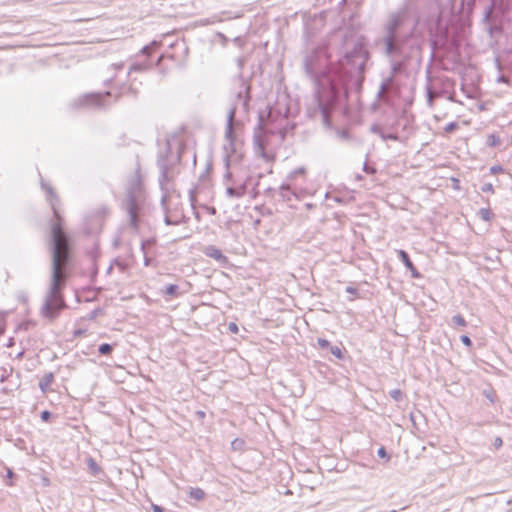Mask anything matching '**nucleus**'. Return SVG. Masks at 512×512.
Returning a JSON list of instances; mask_svg holds the SVG:
<instances>
[{"label":"nucleus","mask_w":512,"mask_h":512,"mask_svg":"<svg viewBox=\"0 0 512 512\" xmlns=\"http://www.w3.org/2000/svg\"><path fill=\"white\" fill-rule=\"evenodd\" d=\"M239 90L236 92L235 97L230 105V108L227 112V121L225 128V139L227 141L224 144L223 149L225 151L224 162L225 167L230 166V157L231 154L235 152V132H234V119L236 117L237 112L241 109L243 113H248L249 111V102L251 99V84L249 81L245 80L242 75H239Z\"/></svg>","instance_id":"nucleus-3"},{"label":"nucleus","mask_w":512,"mask_h":512,"mask_svg":"<svg viewBox=\"0 0 512 512\" xmlns=\"http://www.w3.org/2000/svg\"><path fill=\"white\" fill-rule=\"evenodd\" d=\"M189 199H190V202H191V206L194 208V203L196 201L194 189L189 190Z\"/></svg>","instance_id":"nucleus-42"},{"label":"nucleus","mask_w":512,"mask_h":512,"mask_svg":"<svg viewBox=\"0 0 512 512\" xmlns=\"http://www.w3.org/2000/svg\"><path fill=\"white\" fill-rule=\"evenodd\" d=\"M245 445V442L243 439H240V438H235L232 442H231V448L235 451H240L243 449Z\"/></svg>","instance_id":"nucleus-28"},{"label":"nucleus","mask_w":512,"mask_h":512,"mask_svg":"<svg viewBox=\"0 0 512 512\" xmlns=\"http://www.w3.org/2000/svg\"><path fill=\"white\" fill-rule=\"evenodd\" d=\"M161 43L159 41H152L150 44L145 45L141 49V53L146 56H150L154 51H156L160 47Z\"/></svg>","instance_id":"nucleus-20"},{"label":"nucleus","mask_w":512,"mask_h":512,"mask_svg":"<svg viewBox=\"0 0 512 512\" xmlns=\"http://www.w3.org/2000/svg\"><path fill=\"white\" fill-rule=\"evenodd\" d=\"M171 153V145L170 142H166L165 151L160 152L157 159V166L160 170L159 175V186L163 192L161 196V205L165 212L164 222L167 226H176L182 223V217L173 216L170 214V208L168 206L169 194L166 188L167 183L169 182L168 173L170 170V163L168 160V155Z\"/></svg>","instance_id":"nucleus-5"},{"label":"nucleus","mask_w":512,"mask_h":512,"mask_svg":"<svg viewBox=\"0 0 512 512\" xmlns=\"http://www.w3.org/2000/svg\"><path fill=\"white\" fill-rule=\"evenodd\" d=\"M394 77H395L394 75L390 74L388 77H386L385 79L382 80L380 87H379V91L377 93V97L379 99H383L385 91L390 88V85L394 81Z\"/></svg>","instance_id":"nucleus-16"},{"label":"nucleus","mask_w":512,"mask_h":512,"mask_svg":"<svg viewBox=\"0 0 512 512\" xmlns=\"http://www.w3.org/2000/svg\"><path fill=\"white\" fill-rule=\"evenodd\" d=\"M41 188L46 192V199L56 220L51 225V280L41 310L44 317L54 319L66 307L62 290L66 283V269L71 261V245L69 236L63 229L62 218L58 209V196L53 188L43 180H41Z\"/></svg>","instance_id":"nucleus-2"},{"label":"nucleus","mask_w":512,"mask_h":512,"mask_svg":"<svg viewBox=\"0 0 512 512\" xmlns=\"http://www.w3.org/2000/svg\"><path fill=\"white\" fill-rule=\"evenodd\" d=\"M481 191L484 192V193H494V187L491 183H485L482 187H481Z\"/></svg>","instance_id":"nucleus-37"},{"label":"nucleus","mask_w":512,"mask_h":512,"mask_svg":"<svg viewBox=\"0 0 512 512\" xmlns=\"http://www.w3.org/2000/svg\"><path fill=\"white\" fill-rule=\"evenodd\" d=\"M306 206L308 209L312 208V204H307Z\"/></svg>","instance_id":"nucleus-64"},{"label":"nucleus","mask_w":512,"mask_h":512,"mask_svg":"<svg viewBox=\"0 0 512 512\" xmlns=\"http://www.w3.org/2000/svg\"><path fill=\"white\" fill-rule=\"evenodd\" d=\"M226 173L224 174V180L231 182V185L226 187V195L229 198L239 199L242 198L248 189V185L251 181V176H247L243 182L238 183L233 179V175L229 170V167H226Z\"/></svg>","instance_id":"nucleus-8"},{"label":"nucleus","mask_w":512,"mask_h":512,"mask_svg":"<svg viewBox=\"0 0 512 512\" xmlns=\"http://www.w3.org/2000/svg\"><path fill=\"white\" fill-rule=\"evenodd\" d=\"M458 126V123L455 121L449 122L448 124L445 125L444 131L446 133H452L458 128Z\"/></svg>","instance_id":"nucleus-31"},{"label":"nucleus","mask_w":512,"mask_h":512,"mask_svg":"<svg viewBox=\"0 0 512 512\" xmlns=\"http://www.w3.org/2000/svg\"><path fill=\"white\" fill-rule=\"evenodd\" d=\"M128 92L135 95V90L132 87L128 88Z\"/></svg>","instance_id":"nucleus-58"},{"label":"nucleus","mask_w":512,"mask_h":512,"mask_svg":"<svg viewBox=\"0 0 512 512\" xmlns=\"http://www.w3.org/2000/svg\"><path fill=\"white\" fill-rule=\"evenodd\" d=\"M274 114H275V109L274 108H270L268 113H267L266 119H264L262 116L259 117V127L264 132L271 133V134H274L276 132V130L278 132H281V130H282V125L281 124H279L275 128L268 127V125L270 123H274L276 121Z\"/></svg>","instance_id":"nucleus-12"},{"label":"nucleus","mask_w":512,"mask_h":512,"mask_svg":"<svg viewBox=\"0 0 512 512\" xmlns=\"http://www.w3.org/2000/svg\"><path fill=\"white\" fill-rule=\"evenodd\" d=\"M107 96H111L110 91L101 92H92L87 93L80 96L77 100H75L74 105L76 107H96V108H104V98Z\"/></svg>","instance_id":"nucleus-9"},{"label":"nucleus","mask_w":512,"mask_h":512,"mask_svg":"<svg viewBox=\"0 0 512 512\" xmlns=\"http://www.w3.org/2000/svg\"><path fill=\"white\" fill-rule=\"evenodd\" d=\"M487 143H488L489 146L494 147V146L499 144V138L496 135L491 134V135L488 136Z\"/></svg>","instance_id":"nucleus-33"},{"label":"nucleus","mask_w":512,"mask_h":512,"mask_svg":"<svg viewBox=\"0 0 512 512\" xmlns=\"http://www.w3.org/2000/svg\"><path fill=\"white\" fill-rule=\"evenodd\" d=\"M87 466L93 475H97L101 471V468L92 457L87 459Z\"/></svg>","instance_id":"nucleus-21"},{"label":"nucleus","mask_w":512,"mask_h":512,"mask_svg":"<svg viewBox=\"0 0 512 512\" xmlns=\"http://www.w3.org/2000/svg\"><path fill=\"white\" fill-rule=\"evenodd\" d=\"M113 78L114 76H111L110 78H108L107 80L104 81V85L105 86H109L111 84V82L113 81Z\"/></svg>","instance_id":"nucleus-53"},{"label":"nucleus","mask_w":512,"mask_h":512,"mask_svg":"<svg viewBox=\"0 0 512 512\" xmlns=\"http://www.w3.org/2000/svg\"><path fill=\"white\" fill-rule=\"evenodd\" d=\"M454 87L455 81L447 76L433 78L432 83L426 86L428 105L432 106L435 98L446 96Z\"/></svg>","instance_id":"nucleus-7"},{"label":"nucleus","mask_w":512,"mask_h":512,"mask_svg":"<svg viewBox=\"0 0 512 512\" xmlns=\"http://www.w3.org/2000/svg\"><path fill=\"white\" fill-rule=\"evenodd\" d=\"M265 141L263 139V137L259 134H255L254 135V146H255V151L256 153H258L263 159L265 160H269V157L266 153V150H265Z\"/></svg>","instance_id":"nucleus-14"},{"label":"nucleus","mask_w":512,"mask_h":512,"mask_svg":"<svg viewBox=\"0 0 512 512\" xmlns=\"http://www.w3.org/2000/svg\"><path fill=\"white\" fill-rule=\"evenodd\" d=\"M54 380V374L52 372L46 373L39 381V389L46 393Z\"/></svg>","instance_id":"nucleus-15"},{"label":"nucleus","mask_w":512,"mask_h":512,"mask_svg":"<svg viewBox=\"0 0 512 512\" xmlns=\"http://www.w3.org/2000/svg\"><path fill=\"white\" fill-rule=\"evenodd\" d=\"M406 19L407 10L405 8L389 13L387 21L383 25L382 43L385 55L399 54L400 47H404L411 38L412 32L408 34L401 33V27Z\"/></svg>","instance_id":"nucleus-4"},{"label":"nucleus","mask_w":512,"mask_h":512,"mask_svg":"<svg viewBox=\"0 0 512 512\" xmlns=\"http://www.w3.org/2000/svg\"><path fill=\"white\" fill-rule=\"evenodd\" d=\"M452 323L461 327H465L467 325L465 318L461 314L454 315L452 317Z\"/></svg>","instance_id":"nucleus-29"},{"label":"nucleus","mask_w":512,"mask_h":512,"mask_svg":"<svg viewBox=\"0 0 512 512\" xmlns=\"http://www.w3.org/2000/svg\"><path fill=\"white\" fill-rule=\"evenodd\" d=\"M279 195L284 201H291L292 197L295 196V193L291 190L288 185H281L279 188Z\"/></svg>","instance_id":"nucleus-18"},{"label":"nucleus","mask_w":512,"mask_h":512,"mask_svg":"<svg viewBox=\"0 0 512 512\" xmlns=\"http://www.w3.org/2000/svg\"><path fill=\"white\" fill-rule=\"evenodd\" d=\"M251 194H252V197H253V198H255V197H256V195H257V191H256V189H255V188H254V189H252Z\"/></svg>","instance_id":"nucleus-57"},{"label":"nucleus","mask_w":512,"mask_h":512,"mask_svg":"<svg viewBox=\"0 0 512 512\" xmlns=\"http://www.w3.org/2000/svg\"><path fill=\"white\" fill-rule=\"evenodd\" d=\"M179 291V286L177 284H168L165 286L164 294L167 296L175 297L177 296Z\"/></svg>","instance_id":"nucleus-22"},{"label":"nucleus","mask_w":512,"mask_h":512,"mask_svg":"<svg viewBox=\"0 0 512 512\" xmlns=\"http://www.w3.org/2000/svg\"><path fill=\"white\" fill-rule=\"evenodd\" d=\"M501 171H503V168L500 165H494V166L490 167V173L491 174H496V173L501 172Z\"/></svg>","instance_id":"nucleus-41"},{"label":"nucleus","mask_w":512,"mask_h":512,"mask_svg":"<svg viewBox=\"0 0 512 512\" xmlns=\"http://www.w3.org/2000/svg\"><path fill=\"white\" fill-rule=\"evenodd\" d=\"M386 56L389 58L392 75L396 76L405 71L410 56L404 51V47H400L399 54Z\"/></svg>","instance_id":"nucleus-10"},{"label":"nucleus","mask_w":512,"mask_h":512,"mask_svg":"<svg viewBox=\"0 0 512 512\" xmlns=\"http://www.w3.org/2000/svg\"><path fill=\"white\" fill-rule=\"evenodd\" d=\"M369 58L370 53L362 36L337 64H328L324 51L319 48L304 57L303 68L315 85V99L325 127L332 126V111L339 109L345 115L349 113L346 105L348 85L361 88Z\"/></svg>","instance_id":"nucleus-1"},{"label":"nucleus","mask_w":512,"mask_h":512,"mask_svg":"<svg viewBox=\"0 0 512 512\" xmlns=\"http://www.w3.org/2000/svg\"><path fill=\"white\" fill-rule=\"evenodd\" d=\"M329 350H330L331 354L333 356H335L337 359H339V360L344 359V353L340 347L331 345Z\"/></svg>","instance_id":"nucleus-25"},{"label":"nucleus","mask_w":512,"mask_h":512,"mask_svg":"<svg viewBox=\"0 0 512 512\" xmlns=\"http://www.w3.org/2000/svg\"><path fill=\"white\" fill-rule=\"evenodd\" d=\"M460 341L463 343V345H465L466 347H471L472 346V340L471 338L468 336V335H461L460 336Z\"/></svg>","instance_id":"nucleus-36"},{"label":"nucleus","mask_w":512,"mask_h":512,"mask_svg":"<svg viewBox=\"0 0 512 512\" xmlns=\"http://www.w3.org/2000/svg\"><path fill=\"white\" fill-rule=\"evenodd\" d=\"M396 253L399 260L403 263L406 269L410 271L411 277L416 279L420 278L421 274L411 261L409 254L403 249L396 250Z\"/></svg>","instance_id":"nucleus-13"},{"label":"nucleus","mask_w":512,"mask_h":512,"mask_svg":"<svg viewBox=\"0 0 512 512\" xmlns=\"http://www.w3.org/2000/svg\"><path fill=\"white\" fill-rule=\"evenodd\" d=\"M503 445V441L501 437H496L494 440V447L499 449Z\"/></svg>","instance_id":"nucleus-45"},{"label":"nucleus","mask_w":512,"mask_h":512,"mask_svg":"<svg viewBox=\"0 0 512 512\" xmlns=\"http://www.w3.org/2000/svg\"><path fill=\"white\" fill-rule=\"evenodd\" d=\"M114 262H115V263H116V265H117L118 267H120L122 270H124V269H125V265H124L123 263L119 262L118 260H114Z\"/></svg>","instance_id":"nucleus-54"},{"label":"nucleus","mask_w":512,"mask_h":512,"mask_svg":"<svg viewBox=\"0 0 512 512\" xmlns=\"http://www.w3.org/2000/svg\"><path fill=\"white\" fill-rule=\"evenodd\" d=\"M302 173H304V168L300 167V168L294 170L293 172H291L290 178H294L297 174H302Z\"/></svg>","instance_id":"nucleus-47"},{"label":"nucleus","mask_w":512,"mask_h":512,"mask_svg":"<svg viewBox=\"0 0 512 512\" xmlns=\"http://www.w3.org/2000/svg\"><path fill=\"white\" fill-rule=\"evenodd\" d=\"M209 213H210V214H212V215H214V214L216 213V209H215L214 207H211V208L209 209Z\"/></svg>","instance_id":"nucleus-56"},{"label":"nucleus","mask_w":512,"mask_h":512,"mask_svg":"<svg viewBox=\"0 0 512 512\" xmlns=\"http://www.w3.org/2000/svg\"><path fill=\"white\" fill-rule=\"evenodd\" d=\"M123 63H119V64H112L111 67L114 71H117V70H121L123 68Z\"/></svg>","instance_id":"nucleus-51"},{"label":"nucleus","mask_w":512,"mask_h":512,"mask_svg":"<svg viewBox=\"0 0 512 512\" xmlns=\"http://www.w3.org/2000/svg\"><path fill=\"white\" fill-rule=\"evenodd\" d=\"M475 0H461L459 12L461 16H468L472 13Z\"/></svg>","instance_id":"nucleus-17"},{"label":"nucleus","mask_w":512,"mask_h":512,"mask_svg":"<svg viewBox=\"0 0 512 512\" xmlns=\"http://www.w3.org/2000/svg\"><path fill=\"white\" fill-rule=\"evenodd\" d=\"M40 417L42 419V421H48L51 417V412H49L48 410H44L41 412L40 414Z\"/></svg>","instance_id":"nucleus-39"},{"label":"nucleus","mask_w":512,"mask_h":512,"mask_svg":"<svg viewBox=\"0 0 512 512\" xmlns=\"http://www.w3.org/2000/svg\"><path fill=\"white\" fill-rule=\"evenodd\" d=\"M345 291L351 295H357L358 294V289L356 287H353V286H347L345 288Z\"/></svg>","instance_id":"nucleus-40"},{"label":"nucleus","mask_w":512,"mask_h":512,"mask_svg":"<svg viewBox=\"0 0 512 512\" xmlns=\"http://www.w3.org/2000/svg\"><path fill=\"white\" fill-rule=\"evenodd\" d=\"M363 170L367 173V174H372L375 172V169H370L367 165V162H364L363 164Z\"/></svg>","instance_id":"nucleus-49"},{"label":"nucleus","mask_w":512,"mask_h":512,"mask_svg":"<svg viewBox=\"0 0 512 512\" xmlns=\"http://www.w3.org/2000/svg\"><path fill=\"white\" fill-rule=\"evenodd\" d=\"M279 118H280V121H286V114L281 115L279 113Z\"/></svg>","instance_id":"nucleus-55"},{"label":"nucleus","mask_w":512,"mask_h":512,"mask_svg":"<svg viewBox=\"0 0 512 512\" xmlns=\"http://www.w3.org/2000/svg\"><path fill=\"white\" fill-rule=\"evenodd\" d=\"M149 67L148 64H132L129 68V71H128V74H130L131 72H142V71H145L147 70Z\"/></svg>","instance_id":"nucleus-26"},{"label":"nucleus","mask_w":512,"mask_h":512,"mask_svg":"<svg viewBox=\"0 0 512 512\" xmlns=\"http://www.w3.org/2000/svg\"><path fill=\"white\" fill-rule=\"evenodd\" d=\"M198 414H199V416H202V417L205 415L204 412H202V411H199Z\"/></svg>","instance_id":"nucleus-63"},{"label":"nucleus","mask_w":512,"mask_h":512,"mask_svg":"<svg viewBox=\"0 0 512 512\" xmlns=\"http://www.w3.org/2000/svg\"><path fill=\"white\" fill-rule=\"evenodd\" d=\"M80 334H82V331H81V330H76V331L74 332V335H75V336H78V335H80Z\"/></svg>","instance_id":"nucleus-60"},{"label":"nucleus","mask_w":512,"mask_h":512,"mask_svg":"<svg viewBox=\"0 0 512 512\" xmlns=\"http://www.w3.org/2000/svg\"><path fill=\"white\" fill-rule=\"evenodd\" d=\"M380 138L383 141H386V140L398 141L399 140L398 135L395 134V133H385V132H382L381 135H380Z\"/></svg>","instance_id":"nucleus-30"},{"label":"nucleus","mask_w":512,"mask_h":512,"mask_svg":"<svg viewBox=\"0 0 512 512\" xmlns=\"http://www.w3.org/2000/svg\"><path fill=\"white\" fill-rule=\"evenodd\" d=\"M150 261H151L150 258L147 257V255L145 254L144 255V265L145 266H149L150 265Z\"/></svg>","instance_id":"nucleus-52"},{"label":"nucleus","mask_w":512,"mask_h":512,"mask_svg":"<svg viewBox=\"0 0 512 512\" xmlns=\"http://www.w3.org/2000/svg\"><path fill=\"white\" fill-rule=\"evenodd\" d=\"M129 216L130 227L139 230V213L142 209V185L138 172L131 178L126 189V197L122 204Z\"/></svg>","instance_id":"nucleus-6"},{"label":"nucleus","mask_w":512,"mask_h":512,"mask_svg":"<svg viewBox=\"0 0 512 512\" xmlns=\"http://www.w3.org/2000/svg\"><path fill=\"white\" fill-rule=\"evenodd\" d=\"M337 134H338L339 137H341L343 139H348L349 138V132L347 130H338Z\"/></svg>","instance_id":"nucleus-43"},{"label":"nucleus","mask_w":512,"mask_h":512,"mask_svg":"<svg viewBox=\"0 0 512 512\" xmlns=\"http://www.w3.org/2000/svg\"><path fill=\"white\" fill-rule=\"evenodd\" d=\"M389 396L396 402L403 400V393L400 389H392L389 391Z\"/></svg>","instance_id":"nucleus-27"},{"label":"nucleus","mask_w":512,"mask_h":512,"mask_svg":"<svg viewBox=\"0 0 512 512\" xmlns=\"http://www.w3.org/2000/svg\"><path fill=\"white\" fill-rule=\"evenodd\" d=\"M154 242V239H145L141 242V251L143 252L144 255L146 254V246L153 245Z\"/></svg>","instance_id":"nucleus-35"},{"label":"nucleus","mask_w":512,"mask_h":512,"mask_svg":"<svg viewBox=\"0 0 512 512\" xmlns=\"http://www.w3.org/2000/svg\"><path fill=\"white\" fill-rule=\"evenodd\" d=\"M228 328L233 333H237L238 332V326L234 322L229 323Z\"/></svg>","instance_id":"nucleus-48"},{"label":"nucleus","mask_w":512,"mask_h":512,"mask_svg":"<svg viewBox=\"0 0 512 512\" xmlns=\"http://www.w3.org/2000/svg\"><path fill=\"white\" fill-rule=\"evenodd\" d=\"M203 253L205 256L214 259L217 263H219L222 266L227 265L229 262L228 257L224 255L222 250H220L214 245L205 246L203 248Z\"/></svg>","instance_id":"nucleus-11"},{"label":"nucleus","mask_w":512,"mask_h":512,"mask_svg":"<svg viewBox=\"0 0 512 512\" xmlns=\"http://www.w3.org/2000/svg\"><path fill=\"white\" fill-rule=\"evenodd\" d=\"M370 131L374 134H377V135H381V133L383 132V130L381 129V127L377 124H373L371 127H370Z\"/></svg>","instance_id":"nucleus-38"},{"label":"nucleus","mask_w":512,"mask_h":512,"mask_svg":"<svg viewBox=\"0 0 512 512\" xmlns=\"http://www.w3.org/2000/svg\"><path fill=\"white\" fill-rule=\"evenodd\" d=\"M151 508H152L153 512H166L163 507H161L157 504L152 503Z\"/></svg>","instance_id":"nucleus-44"},{"label":"nucleus","mask_w":512,"mask_h":512,"mask_svg":"<svg viewBox=\"0 0 512 512\" xmlns=\"http://www.w3.org/2000/svg\"><path fill=\"white\" fill-rule=\"evenodd\" d=\"M317 344L322 349H329L331 346V343L327 339H324V338H318Z\"/></svg>","instance_id":"nucleus-32"},{"label":"nucleus","mask_w":512,"mask_h":512,"mask_svg":"<svg viewBox=\"0 0 512 512\" xmlns=\"http://www.w3.org/2000/svg\"><path fill=\"white\" fill-rule=\"evenodd\" d=\"M238 64H239V67L241 68V67H242V65H243V61H242V59H239V60H238Z\"/></svg>","instance_id":"nucleus-61"},{"label":"nucleus","mask_w":512,"mask_h":512,"mask_svg":"<svg viewBox=\"0 0 512 512\" xmlns=\"http://www.w3.org/2000/svg\"><path fill=\"white\" fill-rule=\"evenodd\" d=\"M113 269V265L111 264L107 269V274H110Z\"/></svg>","instance_id":"nucleus-59"},{"label":"nucleus","mask_w":512,"mask_h":512,"mask_svg":"<svg viewBox=\"0 0 512 512\" xmlns=\"http://www.w3.org/2000/svg\"><path fill=\"white\" fill-rule=\"evenodd\" d=\"M113 344L102 343L98 346V352L101 355H109L113 351Z\"/></svg>","instance_id":"nucleus-24"},{"label":"nucleus","mask_w":512,"mask_h":512,"mask_svg":"<svg viewBox=\"0 0 512 512\" xmlns=\"http://www.w3.org/2000/svg\"><path fill=\"white\" fill-rule=\"evenodd\" d=\"M180 158H181V152L179 151V152H178V155H177V159H176V160H177V161H179V160H180Z\"/></svg>","instance_id":"nucleus-62"},{"label":"nucleus","mask_w":512,"mask_h":512,"mask_svg":"<svg viewBox=\"0 0 512 512\" xmlns=\"http://www.w3.org/2000/svg\"><path fill=\"white\" fill-rule=\"evenodd\" d=\"M477 214L480 217V219L486 222L490 221L493 216L489 208H480Z\"/></svg>","instance_id":"nucleus-23"},{"label":"nucleus","mask_w":512,"mask_h":512,"mask_svg":"<svg viewBox=\"0 0 512 512\" xmlns=\"http://www.w3.org/2000/svg\"><path fill=\"white\" fill-rule=\"evenodd\" d=\"M189 497L196 500V501H201L204 499L205 497V492L203 489L199 488V487H191L189 489Z\"/></svg>","instance_id":"nucleus-19"},{"label":"nucleus","mask_w":512,"mask_h":512,"mask_svg":"<svg viewBox=\"0 0 512 512\" xmlns=\"http://www.w3.org/2000/svg\"><path fill=\"white\" fill-rule=\"evenodd\" d=\"M377 455L380 457V458H384L386 460H389L390 459V455L387 453L386 449L384 446H381L378 450H377Z\"/></svg>","instance_id":"nucleus-34"},{"label":"nucleus","mask_w":512,"mask_h":512,"mask_svg":"<svg viewBox=\"0 0 512 512\" xmlns=\"http://www.w3.org/2000/svg\"><path fill=\"white\" fill-rule=\"evenodd\" d=\"M445 97H446L450 102H455L456 100H455V91H454V89H453L451 92L447 93Z\"/></svg>","instance_id":"nucleus-46"},{"label":"nucleus","mask_w":512,"mask_h":512,"mask_svg":"<svg viewBox=\"0 0 512 512\" xmlns=\"http://www.w3.org/2000/svg\"><path fill=\"white\" fill-rule=\"evenodd\" d=\"M14 476H15V473L13 472V470L10 468H6V477L11 479Z\"/></svg>","instance_id":"nucleus-50"}]
</instances>
